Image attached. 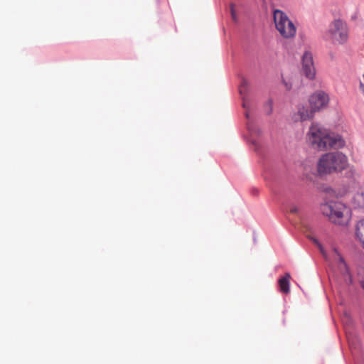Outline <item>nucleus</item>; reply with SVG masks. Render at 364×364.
<instances>
[{"instance_id":"nucleus-1","label":"nucleus","mask_w":364,"mask_h":364,"mask_svg":"<svg viewBox=\"0 0 364 364\" xmlns=\"http://www.w3.org/2000/svg\"><path fill=\"white\" fill-rule=\"evenodd\" d=\"M307 140L314 149L320 151L341 149L346 144L340 135L331 133L318 124L310 127Z\"/></svg>"},{"instance_id":"nucleus-2","label":"nucleus","mask_w":364,"mask_h":364,"mask_svg":"<svg viewBox=\"0 0 364 364\" xmlns=\"http://www.w3.org/2000/svg\"><path fill=\"white\" fill-rule=\"evenodd\" d=\"M348 159L341 151L329 152L323 154L317 163V171L319 176L338 173L347 168Z\"/></svg>"},{"instance_id":"nucleus-3","label":"nucleus","mask_w":364,"mask_h":364,"mask_svg":"<svg viewBox=\"0 0 364 364\" xmlns=\"http://www.w3.org/2000/svg\"><path fill=\"white\" fill-rule=\"evenodd\" d=\"M320 210L323 216L336 225H346L351 218V211L346 204L330 200L320 205Z\"/></svg>"},{"instance_id":"nucleus-4","label":"nucleus","mask_w":364,"mask_h":364,"mask_svg":"<svg viewBox=\"0 0 364 364\" xmlns=\"http://www.w3.org/2000/svg\"><path fill=\"white\" fill-rule=\"evenodd\" d=\"M338 197H346L350 205L355 209H364V186H360L355 181L340 188Z\"/></svg>"},{"instance_id":"nucleus-5","label":"nucleus","mask_w":364,"mask_h":364,"mask_svg":"<svg viewBox=\"0 0 364 364\" xmlns=\"http://www.w3.org/2000/svg\"><path fill=\"white\" fill-rule=\"evenodd\" d=\"M326 35L333 43L343 45L348 38V25L341 19H336L329 25Z\"/></svg>"},{"instance_id":"nucleus-6","label":"nucleus","mask_w":364,"mask_h":364,"mask_svg":"<svg viewBox=\"0 0 364 364\" xmlns=\"http://www.w3.org/2000/svg\"><path fill=\"white\" fill-rule=\"evenodd\" d=\"M273 18L275 27L282 36L290 38L295 36L296 27L284 11L279 9L274 10Z\"/></svg>"},{"instance_id":"nucleus-7","label":"nucleus","mask_w":364,"mask_h":364,"mask_svg":"<svg viewBox=\"0 0 364 364\" xmlns=\"http://www.w3.org/2000/svg\"><path fill=\"white\" fill-rule=\"evenodd\" d=\"M333 258L336 265L337 271L342 277L345 284L348 286L352 284L353 279L349 270V267L344 260V258L336 249L333 250Z\"/></svg>"},{"instance_id":"nucleus-8","label":"nucleus","mask_w":364,"mask_h":364,"mask_svg":"<svg viewBox=\"0 0 364 364\" xmlns=\"http://www.w3.org/2000/svg\"><path fill=\"white\" fill-rule=\"evenodd\" d=\"M310 107L314 112H319L326 108L329 102V97L323 91L318 90L314 92L309 100Z\"/></svg>"},{"instance_id":"nucleus-9","label":"nucleus","mask_w":364,"mask_h":364,"mask_svg":"<svg viewBox=\"0 0 364 364\" xmlns=\"http://www.w3.org/2000/svg\"><path fill=\"white\" fill-rule=\"evenodd\" d=\"M302 73L309 79L313 80L316 75L311 53L306 52L302 58Z\"/></svg>"},{"instance_id":"nucleus-10","label":"nucleus","mask_w":364,"mask_h":364,"mask_svg":"<svg viewBox=\"0 0 364 364\" xmlns=\"http://www.w3.org/2000/svg\"><path fill=\"white\" fill-rule=\"evenodd\" d=\"M314 113L315 112L311 107L309 109L306 107H301L299 109L297 113L294 115V120L303 122L311 119L313 118Z\"/></svg>"},{"instance_id":"nucleus-11","label":"nucleus","mask_w":364,"mask_h":364,"mask_svg":"<svg viewBox=\"0 0 364 364\" xmlns=\"http://www.w3.org/2000/svg\"><path fill=\"white\" fill-rule=\"evenodd\" d=\"M355 237L364 250V219L359 220L356 224Z\"/></svg>"},{"instance_id":"nucleus-12","label":"nucleus","mask_w":364,"mask_h":364,"mask_svg":"<svg viewBox=\"0 0 364 364\" xmlns=\"http://www.w3.org/2000/svg\"><path fill=\"white\" fill-rule=\"evenodd\" d=\"M290 278V274L289 273H286L283 277L279 279L280 291L284 294H288L289 292Z\"/></svg>"},{"instance_id":"nucleus-13","label":"nucleus","mask_w":364,"mask_h":364,"mask_svg":"<svg viewBox=\"0 0 364 364\" xmlns=\"http://www.w3.org/2000/svg\"><path fill=\"white\" fill-rule=\"evenodd\" d=\"M247 87L248 82L246 80L243 79L241 82L240 87L239 89L240 95H243L245 94Z\"/></svg>"},{"instance_id":"nucleus-14","label":"nucleus","mask_w":364,"mask_h":364,"mask_svg":"<svg viewBox=\"0 0 364 364\" xmlns=\"http://www.w3.org/2000/svg\"><path fill=\"white\" fill-rule=\"evenodd\" d=\"M230 13H231V16H232V18L233 21H237V15H236V12H235V5L234 4H230Z\"/></svg>"},{"instance_id":"nucleus-15","label":"nucleus","mask_w":364,"mask_h":364,"mask_svg":"<svg viewBox=\"0 0 364 364\" xmlns=\"http://www.w3.org/2000/svg\"><path fill=\"white\" fill-rule=\"evenodd\" d=\"M289 212L293 214H297L299 212V208L296 205H292L289 207Z\"/></svg>"},{"instance_id":"nucleus-16","label":"nucleus","mask_w":364,"mask_h":364,"mask_svg":"<svg viewBox=\"0 0 364 364\" xmlns=\"http://www.w3.org/2000/svg\"><path fill=\"white\" fill-rule=\"evenodd\" d=\"M360 16V13L358 11H356L353 15L350 16V20L353 21H355Z\"/></svg>"},{"instance_id":"nucleus-17","label":"nucleus","mask_w":364,"mask_h":364,"mask_svg":"<svg viewBox=\"0 0 364 364\" xmlns=\"http://www.w3.org/2000/svg\"><path fill=\"white\" fill-rule=\"evenodd\" d=\"M267 105L269 107V109L267 111V114H269L272 113V102L271 101H268L267 102Z\"/></svg>"},{"instance_id":"nucleus-18","label":"nucleus","mask_w":364,"mask_h":364,"mask_svg":"<svg viewBox=\"0 0 364 364\" xmlns=\"http://www.w3.org/2000/svg\"><path fill=\"white\" fill-rule=\"evenodd\" d=\"M359 87H360V90L362 91V92H363V95H364V86H363V82H360V86H359Z\"/></svg>"},{"instance_id":"nucleus-19","label":"nucleus","mask_w":364,"mask_h":364,"mask_svg":"<svg viewBox=\"0 0 364 364\" xmlns=\"http://www.w3.org/2000/svg\"><path fill=\"white\" fill-rule=\"evenodd\" d=\"M242 106H243L244 107H246V104H245V100H244V99H243Z\"/></svg>"},{"instance_id":"nucleus-20","label":"nucleus","mask_w":364,"mask_h":364,"mask_svg":"<svg viewBox=\"0 0 364 364\" xmlns=\"http://www.w3.org/2000/svg\"><path fill=\"white\" fill-rule=\"evenodd\" d=\"M245 116H246V117H247V118H248V117H249V114H248V113H247V112H246V113H245Z\"/></svg>"}]
</instances>
